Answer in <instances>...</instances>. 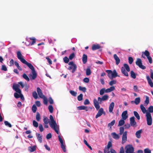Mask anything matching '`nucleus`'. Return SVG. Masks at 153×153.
Segmentation results:
<instances>
[{
  "label": "nucleus",
  "instance_id": "nucleus-37",
  "mask_svg": "<svg viewBox=\"0 0 153 153\" xmlns=\"http://www.w3.org/2000/svg\"><path fill=\"white\" fill-rule=\"evenodd\" d=\"M43 120L44 124H48V123H49V119L47 117L45 116L43 117Z\"/></svg>",
  "mask_w": 153,
  "mask_h": 153
},
{
  "label": "nucleus",
  "instance_id": "nucleus-45",
  "mask_svg": "<svg viewBox=\"0 0 153 153\" xmlns=\"http://www.w3.org/2000/svg\"><path fill=\"white\" fill-rule=\"evenodd\" d=\"M105 93V88H103L100 91V94L101 95H103Z\"/></svg>",
  "mask_w": 153,
  "mask_h": 153
},
{
  "label": "nucleus",
  "instance_id": "nucleus-41",
  "mask_svg": "<svg viewBox=\"0 0 153 153\" xmlns=\"http://www.w3.org/2000/svg\"><path fill=\"white\" fill-rule=\"evenodd\" d=\"M63 60L65 63H68L69 61V59L67 56H66L63 58Z\"/></svg>",
  "mask_w": 153,
  "mask_h": 153
},
{
  "label": "nucleus",
  "instance_id": "nucleus-53",
  "mask_svg": "<svg viewBox=\"0 0 153 153\" xmlns=\"http://www.w3.org/2000/svg\"><path fill=\"white\" fill-rule=\"evenodd\" d=\"M14 95L16 98L18 99L20 98V94L16 92L14 93Z\"/></svg>",
  "mask_w": 153,
  "mask_h": 153
},
{
  "label": "nucleus",
  "instance_id": "nucleus-19",
  "mask_svg": "<svg viewBox=\"0 0 153 153\" xmlns=\"http://www.w3.org/2000/svg\"><path fill=\"white\" fill-rule=\"evenodd\" d=\"M78 110H85L86 111H88V108L87 106L84 105H82L79 106L77 107Z\"/></svg>",
  "mask_w": 153,
  "mask_h": 153
},
{
  "label": "nucleus",
  "instance_id": "nucleus-52",
  "mask_svg": "<svg viewBox=\"0 0 153 153\" xmlns=\"http://www.w3.org/2000/svg\"><path fill=\"white\" fill-rule=\"evenodd\" d=\"M70 93L74 97L76 96L77 94V93L74 91L70 90Z\"/></svg>",
  "mask_w": 153,
  "mask_h": 153
},
{
  "label": "nucleus",
  "instance_id": "nucleus-13",
  "mask_svg": "<svg viewBox=\"0 0 153 153\" xmlns=\"http://www.w3.org/2000/svg\"><path fill=\"white\" fill-rule=\"evenodd\" d=\"M104 113H105V112H104L103 108H101L98 111L97 113L96 116L95 118H98L102 115Z\"/></svg>",
  "mask_w": 153,
  "mask_h": 153
},
{
  "label": "nucleus",
  "instance_id": "nucleus-32",
  "mask_svg": "<svg viewBox=\"0 0 153 153\" xmlns=\"http://www.w3.org/2000/svg\"><path fill=\"white\" fill-rule=\"evenodd\" d=\"M133 113L134 116L136 117L137 119L138 120H139L140 119V116L137 112L136 111H134Z\"/></svg>",
  "mask_w": 153,
  "mask_h": 153
},
{
  "label": "nucleus",
  "instance_id": "nucleus-42",
  "mask_svg": "<svg viewBox=\"0 0 153 153\" xmlns=\"http://www.w3.org/2000/svg\"><path fill=\"white\" fill-rule=\"evenodd\" d=\"M36 120L38 121H40V114L39 112H37L36 113Z\"/></svg>",
  "mask_w": 153,
  "mask_h": 153
},
{
  "label": "nucleus",
  "instance_id": "nucleus-30",
  "mask_svg": "<svg viewBox=\"0 0 153 153\" xmlns=\"http://www.w3.org/2000/svg\"><path fill=\"white\" fill-rule=\"evenodd\" d=\"M105 71L108 74V77L111 79H112L111 78V74L112 71L111 70H106Z\"/></svg>",
  "mask_w": 153,
  "mask_h": 153
},
{
  "label": "nucleus",
  "instance_id": "nucleus-3",
  "mask_svg": "<svg viewBox=\"0 0 153 153\" xmlns=\"http://www.w3.org/2000/svg\"><path fill=\"white\" fill-rule=\"evenodd\" d=\"M19 85L18 84H14L13 85L12 88L16 92L20 94V98L23 101L24 100V98L23 94H22L21 90L19 88Z\"/></svg>",
  "mask_w": 153,
  "mask_h": 153
},
{
  "label": "nucleus",
  "instance_id": "nucleus-7",
  "mask_svg": "<svg viewBox=\"0 0 153 153\" xmlns=\"http://www.w3.org/2000/svg\"><path fill=\"white\" fill-rule=\"evenodd\" d=\"M146 116L147 125L149 126L151 125L152 124V118L151 114L149 112H146Z\"/></svg>",
  "mask_w": 153,
  "mask_h": 153
},
{
  "label": "nucleus",
  "instance_id": "nucleus-8",
  "mask_svg": "<svg viewBox=\"0 0 153 153\" xmlns=\"http://www.w3.org/2000/svg\"><path fill=\"white\" fill-rule=\"evenodd\" d=\"M126 153H132L134 151V149L132 145H128L125 147Z\"/></svg>",
  "mask_w": 153,
  "mask_h": 153
},
{
  "label": "nucleus",
  "instance_id": "nucleus-54",
  "mask_svg": "<svg viewBox=\"0 0 153 153\" xmlns=\"http://www.w3.org/2000/svg\"><path fill=\"white\" fill-rule=\"evenodd\" d=\"M75 56V53H73L69 55V59L71 60Z\"/></svg>",
  "mask_w": 153,
  "mask_h": 153
},
{
  "label": "nucleus",
  "instance_id": "nucleus-17",
  "mask_svg": "<svg viewBox=\"0 0 153 153\" xmlns=\"http://www.w3.org/2000/svg\"><path fill=\"white\" fill-rule=\"evenodd\" d=\"M37 91L38 94L40 98H41L42 97H43V96H45L44 95H43V93L42 92V90L39 88H37Z\"/></svg>",
  "mask_w": 153,
  "mask_h": 153
},
{
  "label": "nucleus",
  "instance_id": "nucleus-18",
  "mask_svg": "<svg viewBox=\"0 0 153 153\" xmlns=\"http://www.w3.org/2000/svg\"><path fill=\"white\" fill-rule=\"evenodd\" d=\"M101 48V47L99 44L94 45L92 47V49L93 51L98 49Z\"/></svg>",
  "mask_w": 153,
  "mask_h": 153
},
{
  "label": "nucleus",
  "instance_id": "nucleus-15",
  "mask_svg": "<svg viewBox=\"0 0 153 153\" xmlns=\"http://www.w3.org/2000/svg\"><path fill=\"white\" fill-rule=\"evenodd\" d=\"M114 59L115 60L116 64V65H118L120 62V60L116 54H114L113 55Z\"/></svg>",
  "mask_w": 153,
  "mask_h": 153
},
{
  "label": "nucleus",
  "instance_id": "nucleus-10",
  "mask_svg": "<svg viewBox=\"0 0 153 153\" xmlns=\"http://www.w3.org/2000/svg\"><path fill=\"white\" fill-rule=\"evenodd\" d=\"M36 42L35 38H30V40L25 42L26 45L27 46H30L33 45Z\"/></svg>",
  "mask_w": 153,
  "mask_h": 153
},
{
  "label": "nucleus",
  "instance_id": "nucleus-59",
  "mask_svg": "<svg viewBox=\"0 0 153 153\" xmlns=\"http://www.w3.org/2000/svg\"><path fill=\"white\" fill-rule=\"evenodd\" d=\"M148 110L149 113L153 112V106H150L148 108Z\"/></svg>",
  "mask_w": 153,
  "mask_h": 153
},
{
  "label": "nucleus",
  "instance_id": "nucleus-28",
  "mask_svg": "<svg viewBox=\"0 0 153 153\" xmlns=\"http://www.w3.org/2000/svg\"><path fill=\"white\" fill-rule=\"evenodd\" d=\"M36 150V146H31L28 147V150L30 152H32L35 151Z\"/></svg>",
  "mask_w": 153,
  "mask_h": 153
},
{
  "label": "nucleus",
  "instance_id": "nucleus-38",
  "mask_svg": "<svg viewBox=\"0 0 153 153\" xmlns=\"http://www.w3.org/2000/svg\"><path fill=\"white\" fill-rule=\"evenodd\" d=\"M79 89L80 91H82L84 92H85L86 91V88L85 87H82L81 86H79Z\"/></svg>",
  "mask_w": 153,
  "mask_h": 153
},
{
  "label": "nucleus",
  "instance_id": "nucleus-40",
  "mask_svg": "<svg viewBox=\"0 0 153 153\" xmlns=\"http://www.w3.org/2000/svg\"><path fill=\"white\" fill-rule=\"evenodd\" d=\"M14 64H15V66H16L17 67V68L19 70H20V71L22 70V68H21V67L20 66H19V64L16 61H15L14 62Z\"/></svg>",
  "mask_w": 153,
  "mask_h": 153
},
{
  "label": "nucleus",
  "instance_id": "nucleus-12",
  "mask_svg": "<svg viewBox=\"0 0 153 153\" xmlns=\"http://www.w3.org/2000/svg\"><path fill=\"white\" fill-rule=\"evenodd\" d=\"M127 132L126 131L124 132L123 134L122 141V144L124 143L127 141Z\"/></svg>",
  "mask_w": 153,
  "mask_h": 153
},
{
  "label": "nucleus",
  "instance_id": "nucleus-33",
  "mask_svg": "<svg viewBox=\"0 0 153 153\" xmlns=\"http://www.w3.org/2000/svg\"><path fill=\"white\" fill-rule=\"evenodd\" d=\"M125 120L121 119L119 122L118 126H123L125 123Z\"/></svg>",
  "mask_w": 153,
  "mask_h": 153
},
{
  "label": "nucleus",
  "instance_id": "nucleus-39",
  "mask_svg": "<svg viewBox=\"0 0 153 153\" xmlns=\"http://www.w3.org/2000/svg\"><path fill=\"white\" fill-rule=\"evenodd\" d=\"M130 74H131V77L132 78H133L134 79L136 77V75L135 73H134V72L133 71H131L130 72Z\"/></svg>",
  "mask_w": 153,
  "mask_h": 153
},
{
  "label": "nucleus",
  "instance_id": "nucleus-5",
  "mask_svg": "<svg viewBox=\"0 0 153 153\" xmlns=\"http://www.w3.org/2000/svg\"><path fill=\"white\" fill-rule=\"evenodd\" d=\"M145 56H146L147 58L148 59L149 63L150 64L152 63V59L150 56L149 52L147 50H146L144 52H142V57L145 59L146 58Z\"/></svg>",
  "mask_w": 153,
  "mask_h": 153
},
{
  "label": "nucleus",
  "instance_id": "nucleus-29",
  "mask_svg": "<svg viewBox=\"0 0 153 153\" xmlns=\"http://www.w3.org/2000/svg\"><path fill=\"white\" fill-rule=\"evenodd\" d=\"M36 137L39 142L41 143L42 142V136L39 133H36Z\"/></svg>",
  "mask_w": 153,
  "mask_h": 153
},
{
  "label": "nucleus",
  "instance_id": "nucleus-34",
  "mask_svg": "<svg viewBox=\"0 0 153 153\" xmlns=\"http://www.w3.org/2000/svg\"><path fill=\"white\" fill-rule=\"evenodd\" d=\"M41 98L43 99L44 104L45 105H47L48 104V99L45 96Z\"/></svg>",
  "mask_w": 153,
  "mask_h": 153
},
{
  "label": "nucleus",
  "instance_id": "nucleus-21",
  "mask_svg": "<svg viewBox=\"0 0 153 153\" xmlns=\"http://www.w3.org/2000/svg\"><path fill=\"white\" fill-rule=\"evenodd\" d=\"M142 129L139 130L137 131H136L135 135L136 137L138 138H140L141 136L140 135L141 133H142Z\"/></svg>",
  "mask_w": 153,
  "mask_h": 153
},
{
  "label": "nucleus",
  "instance_id": "nucleus-9",
  "mask_svg": "<svg viewBox=\"0 0 153 153\" xmlns=\"http://www.w3.org/2000/svg\"><path fill=\"white\" fill-rule=\"evenodd\" d=\"M135 63L139 68L142 69H145L146 68V67L145 66L142 65V61L140 58H137V59Z\"/></svg>",
  "mask_w": 153,
  "mask_h": 153
},
{
  "label": "nucleus",
  "instance_id": "nucleus-44",
  "mask_svg": "<svg viewBox=\"0 0 153 153\" xmlns=\"http://www.w3.org/2000/svg\"><path fill=\"white\" fill-rule=\"evenodd\" d=\"M91 71L90 69L89 68H87L86 70V75L87 76H89L91 74Z\"/></svg>",
  "mask_w": 153,
  "mask_h": 153
},
{
  "label": "nucleus",
  "instance_id": "nucleus-6",
  "mask_svg": "<svg viewBox=\"0 0 153 153\" xmlns=\"http://www.w3.org/2000/svg\"><path fill=\"white\" fill-rule=\"evenodd\" d=\"M68 65L70 66L68 68V69L69 70H72V73H74L76 71L77 67L76 64L73 62L71 61L69 62Z\"/></svg>",
  "mask_w": 153,
  "mask_h": 153
},
{
  "label": "nucleus",
  "instance_id": "nucleus-11",
  "mask_svg": "<svg viewBox=\"0 0 153 153\" xmlns=\"http://www.w3.org/2000/svg\"><path fill=\"white\" fill-rule=\"evenodd\" d=\"M134 117H132L130 118V124L131 126L136 127L137 126V123L135 122Z\"/></svg>",
  "mask_w": 153,
  "mask_h": 153
},
{
  "label": "nucleus",
  "instance_id": "nucleus-47",
  "mask_svg": "<svg viewBox=\"0 0 153 153\" xmlns=\"http://www.w3.org/2000/svg\"><path fill=\"white\" fill-rule=\"evenodd\" d=\"M115 120H112L111 123L108 124V126L111 128V126H113L115 124Z\"/></svg>",
  "mask_w": 153,
  "mask_h": 153
},
{
  "label": "nucleus",
  "instance_id": "nucleus-62",
  "mask_svg": "<svg viewBox=\"0 0 153 153\" xmlns=\"http://www.w3.org/2000/svg\"><path fill=\"white\" fill-rule=\"evenodd\" d=\"M112 147V144L111 141H109L107 145V148L108 149H109L110 148Z\"/></svg>",
  "mask_w": 153,
  "mask_h": 153
},
{
  "label": "nucleus",
  "instance_id": "nucleus-51",
  "mask_svg": "<svg viewBox=\"0 0 153 153\" xmlns=\"http://www.w3.org/2000/svg\"><path fill=\"white\" fill-rule=\"evenodd\" d=\"M83 95L82 94H80L77 97V99L78 101H80L82 100L83 99Z\"/></svg>",
  "mask_w": 153,
  "mask_h": 153
},
{
  "label": "nucleus",
  "instance_id": "nucleus-31",
  "mask_svg": "<svg viewBox=\"0 0 153 153\" xmlns=\"http://www.w3.org/2000/svg\"><path fill=\"white\" fill-rule=\"evenodd\" d=\"M140 108L142 112L144 114L146 112V110L145 108L143 106V105L141 104L140 105Z\"/></svg>",
  "mask_w": 153,
  "mask_h": 153
},
{
  "label": "nucleus",
  "instance_id": "nucleus-61",
  "mask_svg": "<svg viewBox=\"0 0 153 153\" xmlns=\"http://www.w3.org/2000/svg\"><path fill=\"white\" fill-rule=\"evenodd\" d=\"M144 151V153H151V151L148 148L145 149Z\"/></svg>",
  "mask_w": 153,
  "mask_h": 153
},
{
  "label": "nucleus",
  "instance_id": "nucleus-26",
  "mask_svg": "<svg viewBox=\"0 0 153 153\" xmlns=\"http://www.w3.org/2000/svg\"><path fill=\"white\" fill-rule=\"evenodd\" d=\"M87 56L86 55L84 54L82 57V60L83 64H85L87 62Z\"/></svg>",
  "mask_w": 153,
  "mask_h": 153
},
{
  "label": "nucleus",
  "instance_id": "nucleus-16",
  "mask_svg": "<svg viewBox=\"0 0 153 153\" xmlns=\"http://www.w3.org/2000/svg\"><path fill=\"white\" fill-rule=\"evenodd\" d=\"M146 78L148 81V83L149 84L150 86L151 87H153V83L152 82V80L150 78L149 76H146Z\"/></svg>",
  "mask_w": 153,
  "mask_h": 153
},
{
  "label": "nucleus",
  "instance_id": "nucleus-14",
  "mask_svg": "<svg viewBox=\"0 0 153 153\" xmlns=\"http://www.w3.org/2000/svg\"><path fill=\"white\" fill-rule=\"evenodd\" d=\"M121 116L123 119L126 120L128 116L127 111L126 110L124 111L122 114Z\"/></svg>",
  "mask_w": 153,
  "mask_h": 153
},
{
  "label": "nucleus",
  "instance_id": "nucleus-57",
  "mask_svg": "<svg viewBox=\"0 0 153 153\" xmlns=\"http://www.w3.org/2000/svg\"><path fill=\"white\" fill-rule=\"evenodd\" d=\"M33 125L34 127L37 128L38 127V123L35 120H34L33 121Z\"/></svg>",
  "mask_w": 153,
  "mask_h": 153
},
{
  "label": "nucleus",
  "instance_id": "nucleus-24",
  "mask_svg": "<svg viewBox=\"0 0 153 153\" xmlns=\"http://www.w3.org/2000/svg\"><path fill=\"white\" fill-rule=\"evenodd\" d=\"M121 71L123 74H124L125 76H128V73L126 71L125 68L123 67H122L121 68Z\"/></svg>",
  "mask_w": 153,
  "mask_h": 153
},
{
  "label": "nucleus",
  "instance_id": "nucleus-25",
  "mask_svg": "<svg viewBox=\"0 0 153 153\" xmlns=\"http://www.w3.org/2000/svg\"><path fill=\"white\" fill-rule=\"evenodd\" d=\"M111 135L112 137L114 139H118L120 137L119 135L115 132L111 133Z\"/></svg>",
  "mask_w": 153,
  "mask_h": 153
},
{
  "label": "nucleus",
  "instance_id": "nucleus-60",
  "mask_svg": "<svg viewBox=\"0 0 153 153\" xmlns=\"http://www.w3.org/2000/svg\"><path fill=\"white\" fill-rule=\"evenodd\" d=\"M116 83V81L115 80H111L109 83V84L110 86H112L114 84Z\"/></svg>",
  "mask_w": 153,
  "mask_h": 153
},
{
  "label": "nucleus",
  "instance_id": "nucleus-58",
  "mask_svg": "<svg viewBox=\"0 0 153 153\" xmlns=\"http://www.w3.org/2000/svg\"><path fill=\"white\" fill-rule=\"evenodd\" d=\"M128 62L130 64H131L133 61V58L131 57H128Z\"/></svg>",
  "mask_w": 153,
  "mask_h": 153
},
{
  "label": "nucleus",
  "instance_id": "nucleus-56",
  "mask_svg": "<svg viewBox=\"0 0 153 153\" xmlns=\"http://www.w3.org/2000/svg\"><path fill=\"white\" fill-rule=\"evenodd\" d=\"M61 144V147L62 148L63 151L64 152H66V149L65 148V145L64 144V143L63 144Z\"/></svg>",
  "mask_w": 153,
  "mask_h": 153
},
{
  "label": "nucleus",
  "instance_id": "nucleus-36",
  "mask_svg": "<svg viewBox=\"0 0 153 153\" xmlns=\"http://www.w3.org/2000/svg\"><path fill=\"white\" fill-rule=\"evenodd\" d=\"M124 68H125L126 71L128 72H129L130 71V68L128 65L127 64H124Z\"/></svg>",
  "mask_w": 153,
  "mask_h": 153
},
{
  "label": "nucleus",
  "instance_id": "nucleus-48",
  "mask_svg": "<svg viewBox=\"0 0 153 153\" xmlns=\"http://www.w3.org/2000/svg\"><path fill=\"white\" fill-rule=\"evenodd\" d=\"M124 128L123 127H120V134L122 135L124 133Z\"/></svg>",
  "mask_w": 153,
  "mask_h": 153
},
{
  "label": "nucleus",
  "instance_id": "nucleus-1",
  "mask_svg": "<svg viewBox=\"0 0 153 153\" xmlns=\"http://www.w3.org/2000/svg\"><path fill=\"white\" fill-rule=\"evenodd\" d=\"M17 57L23 64L26 65L31 70V74L29 75L30 80L35 79L37 76V73L33 66L30 63L27 62L23 57L20 51H18L17 53Z\"/></svg>",
  "mask_w": 153,
  "mask_h": 153
},
{
  "label": "nucleus",
  "instance_id": "nucleus-4",
  "mask_svg": "<svg viewBox=\"0 0 153 153\" xmlns=\"http://www.w3.org/2000/svg\"><path fill=\"white\" fill-rule=\"evenodd\" d=\"M103 101L101 98L99 97L98 98V101L96 99H94V105L96 109L97 110L99 109L100 108V105L99 104H101L102 103V101Z\"/></svg>",
  "mask_w": 153,
  "mask_h": 153
},
{
  "label": "nucleus",
  "instance_id": "nucleus-22",
  "mask_svg": "<svg viewBox=\"0 0 153 153\" xmlns=\"http://www.w3.org/2000/svg\"><path fill=\"white\" fill-rule=\"evenodd\" d=\"M117 76L119 77L120 76L118 75L116 71L115 70H114L113 72H112L111 78L113 79V78H115Z\"/></svg>",
  "mask_w": 153,
  "mask_h": 153
},
{
  "label": "nucleus",
  "instance_id": "nucleus-35",
  "mask_svg": "<svg viewBox=\"0 0 153 153\" xmlns=\"http://www.w3.org/2000/svg\"><path fill=\"white\" fill-rule=\"evenodd\" d=\"M23 77L27 81H30V79L28 76L25 73H24L22 75Z\"/></svg>",
  "mask_w": 153,
  "mask_h": 153
},
{
  "label": "nucleus",
  "instance_id": "nucleus-46",
  "mask_svg": "<svg viewBox=\"0 0 153 153\" xmlns=\"http://www.w3.org/2000/svg\"><path fill=\"white\" fill-rule=\"evenodd\" d=\"M32 109L33 113H35L36 111L37 107L36 105L34 104L32 106Z\"/></svg>",
  "mask_w": 153,
  "mask_h": 153
},
{
  "label": "nucleus",
  "instance_id": "nucleus-64",
  "mask_svg": "<svg viewBox=\"0 0 153 153\" xmlns=\"http://www.w3.org/2000/svg\"><path fill=\"white\" fill-rule=\"evenodd\" d=\"M48 101L51 104H52L53 103V100L51 97H49L48 99Z\"/></svg>",
  "mask_w": 153,
  "mask_h": 153
},
{
  "label": "nucleus",
  "instance_id": "nucleus-23",
  "mask_svg": "<svg viewBox=\"0 0 153 153\" xmlns=\"http://www.w3.org/2000/svg\"><path fill=\"white\" fill-rule=\"evenodd\" d=\"M115 89V87L114 86L111 87L109 88H107L106 89H105V93L110 92L114 90Z\"/></svg>",
  "mask_w": 153,
  "mask_h": 153
},
{
  "label": "nucleus",
  "instance_id": "nucleus-2",
  "mask_svg": "<svg viewBox=\"0 0 153 153\" xmlns=\"http://www.w3.org/2000/svg\"><path fill=\"white\" fill-rule=\"evenodd\" d=\"M50 119L51 120V122L49 123L50 127L55 131L57 134H59V128L56 122L54 120L53 116L52 115L50 116Z\"/></svg>",
  "mask_w": 153,
  "mask_h": 153
},
{
  "label": "nucleus",
  "instance_id": "nucleus-20",
  "mask_svg": "<svg viewBox=\"0 0 153 153\" xmlns=\"http://www.w3.org/2000/svg\"><path fill=\"white\" fill-rule=\"evenodd\" d=\"M114 106V102H112L110 104L109 107V112H112Z\"/></svg>",
  "mask_w": 153,
  "mask_h": 153
},
{
  "label": "nucleus",
  "instance_id": "nucleus-49",
  "mask_svg": "<svg viewBox=\"0 0 153 153\" xmlns=\"http://www.w3.org/2000/svg\"><path fill=\"white\" fill-rule=\"evenodd\" d=\"M48 109H49V110L50 112L51 113H53V107L51 105H49L48 106Z\"/></svg>",
  "mask_w": 153,
  "mask_h": 153
},
{
  "label": "nucleus",
  "instance_id": "nucleus-63",
  "mask_svg": "<svg viewBox=\"0 0 153 153\" xmlns=\"http://www.w3.org/2000/svg\"><path fill=\"white\" fill-rule=\"evenodd\" d=\"M39 128L40 132H42L44 130V128L42 124H39Z\"/></svg>",
  "mask_w": 153,
  "mask_h": 153
},
{
  "label": "nucleus",
  "instance_id": "nucleus-50",
  "mask_svg": "<svg viewBox=\"0 0 153 153\" xmlns=\"http://www.w3.org/2000/svg\"><path fill=\"white\" fill-rule=\"evenodd\" d=\"M32 95L33 97L35 99H37L38 98L37 94L35 91H34L33 92Z\"/></svg>",
  "mask_w": 153,
  "mask_h": 153
},
{
  "label": "nucleus",
  "instance_id": "nucleus-27",
  "mask_svg": "<svg viewBox=\"0 0 153 153\" xmlns=\"http://www.w3.org/2000/svg\"><path fill=\"white\" fill-rule=\"evenodd\" d=\"M132 103L134 102L136 105H138L140 102V97H137L135 99L134 101H132L131 102Z\"/></svg>",
  "mask_w": 153,
  "mask_h": 153
},
{
  "label": "nucleus",
  "instance_id": "nucleus-43",
  "mask_svg": "<svg viewBox=\"0 0 153 153\" xmlns=\"http://www.w3.org/2000/svg\"><path fill=\"white\" fill-rule=\"evenodd\" d=\"M108 96L107 95H105L101 98L103 101L107 100L108 99Z\"/></svg>",
  "mask_w": 153,
  "mask_h": 153
},
{
  "label": "nucleus",
  "instance_id": "nucleus-55",
  "mask_svg": "<svg viewBox=\"0 0 153 153\" xmlns=\"http://www.w3.org/2000/svg\"><path fill=\"white\" fill-rule=\"evenodd\" d=\"M5 125L11 128L12 127V125L10 123H9L7 121H5L4 122Z\"/></svg>",
  "mask_w": 153,
  "mask_h": 153
}]
</instances>
